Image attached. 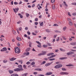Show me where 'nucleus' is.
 <instances>
[{"mask_svg":"<svg viewBox=\"0 0 76 76\" xmlns=\"http://www.w3.org/2000/svg\"><path fill=\"white\" fill-rule=\"evenodd\" d=\"M18 68L14 69V71L15 72H19L20 71H23V70L22 65H18Z\"/></svg>","mask_w":76,"mask_h":76,"instance_id":"1","label":"nucleus"},{"mask_svg":"<svg viewBox=\"0 0 76 76\" xmlns=\"http://www.w3.org/2000/svg\"><path fill=\"white\" fill-rule=\"evenodd\" d=\"M62 66H63L62 64H58L55 66L54 68H55V69H59V68H60V67H61Z\"/></svg>","mask_w":76,"mask_h":76,"instance_id":"2","label":"nucleus"},{"mask_svg":"<svg viewBox=\"0 0 76 76\" xmlns=\"http://www.w3.org/2000/svg\"><path fill=\"white\" fill-rule=\"evenodd\" d=\"M15 52L16 53H19L20 51V50H19V48L18 47H17L15 48Z\"/></svg>","mask_w":76,"mask_h":76,"instance_id":"3","label":"nucleus"},{"mask_svg":"<svg viewBox=\"0 0 76 76\" xmlns=\"http://www.w3.org/2000/svg\"><path fill=\"white\" fill-rule=\"evenodd\" d=\"M60 75H69V73L67 72H62L60 73Z\"/></svg>","mask_w":76,"mask_h":76,"instance_id":"4","label":"nucleus"},{"mask_svg":"<svg viewBox=\"0 0 76 76\" xmlns=\"http://www.w3.org/2000/svg\"><path fill=\"white\" fill-rule=\"evenodd\" d=\"M13 10L14 12L15 13H16L18 12V10H19V8H16L13 9Z\"/></svg>","mask_w":76,"mask_h":76,"instance_id":"5","label":"nucleus"},{"mask_svg":"<svg viewBox=\"0 0 76 76\" xmlns=\"http://www.w3.org/2000/svg\"><path fill=\"white\" fill-rule=\"evenodd\" d=\"M52 74H53V72H48L47 73L45 74V75H46L47 76H49L50 75H52Z\"/></svg>","mask_w":76,"mask_h":76,"instance_id":"6","label":"nucleus"},{"mask_svg":"<svg viewBox=\"0 0 76 76\" xmlns=\"http://www.w3.org/2000/svg\"><path fill=\"white\" fill-rule=\"evenodd\" d=\"M67 57H63L60 58H59L60 60H65V59H67Z\"/></svg>","mask_w":76,"mask_h":76,"instance_id":"7","label":"nucleus"},{"mask_svg":"<svg viewBox=\"0 0 76 76\" xmlns=\"http://www.w3.org/2000/svg\"><path fill=\"white\" fill-rule=\"evenodd\" d=\"M47 51H42V54L43 55H45V54L46 53H47Z\"/></svg>","mask_w":76,"mask_h":76,"instance_id":"8","label":"nucleus"},{"mask_svg":"<svg viewBox=\"0 0 76 76\" xmlns=\"http://www.w3.org/2000/svg\"><path fill=\"white\" fill-rule=\"evenodd\" d=\"M16 58H15L14 57L12 58H10V61H14V60H16Z\"/></svg>","mask_w":76,"mask_h":76,"instance_id":"9","label":"nucleus"},{"mask_svg":"<svg viewBox=\"0 0 76 76\" xmlns=\"http://www.w3.org/2000/svg\"><path fill=\"white\" fill-rule=\"evenodd\" d=\"M51 64V63H48L46 64L45 65V66L46 67H47V66H50Z\"/></svg>","mask_w":76,"mask_h":76,"instance_id":"10","label":"nucleus"},{"mask_svg":"<svg viewBox=\"0 0 76 76\" xmlns=\"http://www.w3.org/2000/svg\"><path fill=\"white\" fill-rule=\"evenodd\" d=\"M28 75V73H26L25 74H22L21 76H26Z\"/></svg>","mask_w":76,"mask_h":76,"instance_id":"11","label":"nucleus"},{"mask_svg":"<svg viewBox=\"0 0 76 76\" xmlns=\"http://www.w3.org/2000/svg\"><path fill=\"white\" fill-rule=\"evenodd\" d=\"M53 54H54V53H51L48 54L47 56H51V55H53Z\"/></svg>","mask_w":76,"mask_h":76,"instance_id":"12","label":"nucleus"},{"mask_svg":"<svg viewBox=\"0 0 76 76\" xmlns=\"http://www.w3.org/2000/svg\"><path fill=\"white\" fill-rule=\"evenodd\" d=\"M26 15L27 18H29V14L28 13H26Z\"/></svg>","mask_w":76,"mask_h":76,"instance_id":"13","label":"nucleus"},{"mask_svg":"<svg viewBox=\"0 0 76 76\" xmlns=\"http://www.w3.org/2000/svg\"><path fill=\"white\" fill-rule=\"evenodd\" d=\"M9 72L10 74H12V73H13V70H9Z\"/></svg>","mask_w":76,"mask_h":76,"instance_id":"14","label":"nucleus"},{"mask_svg":"<svg viewBox=\"0 0 76 76\" xmlns=\"http://www.w3.org/2000/svg\"><path fill=\"white\" fill-rule=\"evenodd\" d=\"M24 54L25 55H26V56H28V55H29V52H26Z\"/></svg>","mask_w":76,"mask_h":76,"instance_id":"15","label":"nucleus"},{"mask_svg":"<svg viewBox=\"0 0 76 76\" xmlns=\"http://www.w3.org/2000/svg\"><path fill=\"white\" fill-rule=\"evenodd\" d=\"M17 40H18V41H21V39L19 37H17Z\"/></svg>","mask_w":76,"mask_h":76,"instance_id":"16","label":"nucleus"},{"mask_svg":"<svg viewBox=\"0 0 76 76\" xmlns=\"http://www.w3.org/2000/svg\"><path fill=\"white\" fill-rule=\"evenodd\" d=\"M38 47H39V48H41L42 46H41V45L40 44H39V45H37Z\"/></svg>","mask_w":76,"mask_h":76,"instance_id":"17","label":"nucleus"},{"mask_svg":"<svg viewBox=\"0 0 76 76\" xmlns=\"http://www.w3.org/2000/svg\"><path fill=\"white\" fill-rule=\"evenodd\" d=\"M2 49L4 51H6L7 50V48H3Z\"/></svg>","mask_w":76,"mask_h":76,"instance_id":"18","label":"nucleus"},{"mask_svg":"<svg viewBox=\"0 0 76 76\" xmlns=\"http://www.w3.org/2000/svg\"><path fill=\"white\" fill-rule=\"evenodd\" d=\"M18 15L19 16H20V18H23V16H22V15L20 14V13H19Z\"/></svg>","mask_w":76,"mask_h":76,"instance_id":"19","label":"nucleus"},{"mask_svg":"<svg viewBox=\"0 0 76 76\" xmlns=\"http://www.w3.org/2000/svg\"><path fill=\"white\" fill-rule=\"evenodd\" d=\"M67 54L68 56H69L70 55L72 54L71 52H69V53H67Z\"/></svg>","mask_w":76,"mask_h":76,"instance_id":"20","label":"nucleus"},{"mask_svg":"<svg viewBox=\"0 0 76 76\" xmlns=\"http://www.w3.org/2000/svg\"><path fill=\"white\" fill-rule=\"evenodd\" d=\"M43 24L44 23L43 22H42L40 24V26H43Z\"/></svg>","mask_w":76,"mask_h":76,"instance_id":"21","label":"nucleus"},{"mask_svg":"<svg viewBox=\"0 0 76 76\" xmlns=\"http://www.w3.org/2000/svg\"><path fill=\"white\" fill-rule=\"evenodd\" d=\"M52 9L54 10L55 9V5H53L52 6Z\"/></svg>","mask_w":76,"mask_h":76,"instance_id":"22","label":"nucleus"},{"mask_svg":"<svg viewBox=\"0 0 76 76\" xmlns=\"http://www.w3.org/2000/svg\"><path fill=\"white\" fill-rule=\"evenodd\" d=\"M55 32H57L58 33H61V31L58 30H55Z\"/></svg>","mask_w":76,"mask_h":76,"instance_id":"23","label":"nucleus"},{"mask_svg":"<svg viewBox=\"0 0 76 76\" xmlns=\"http://www.w3.org/2000/svg\"><path fill=\"white\" fill-rule=\"evenodd\" d=\"M43 47H44V48H45H45L47 47H48V46H47V45H42Z\"/></svg>","mask_w":76,"mask_h":76,"instance_id":"24","label":"nucleus"},{"mask_svg":"<svg viewBox=\"0 0 76 76\" xmlns=\"http://www.w3.org/2000/svg\"><path fill=\"white\" fill-rule=\"evenodd\" d=\"M64 3V5L65 6H66V7H67V6H68L67 5V4H66V2L65 1H64L63 2Z\"/></svg>","mask_w":76,"mask_h":76,"instance_id":"25","label":"nucleus"},{"mask_svg":"<svg viewBox=\"0 0 76 76\" xmlns=\"http://www.w3.org/2000/svg\"><path fill=\"white\" fill-rule=\"evenodd\" d=\"M30 50V48H28L26 50V51L27 52H28V51H29Z\"/></svg>","mask_w":76,"mask_h":76,"instance_id":"26","label":"nucleus"},{"mask_svg":"<svg viewBox=\"0 0 76 76\" xmlns=\"http://www.w3.org/2000/svg\"><path fill=\"white\" fill-rule=\"evenodd\" d=\"M43 70V69L38 68V71H42Z\"/></svg>","mask_w":76,"mask_h":76,"instance_id":"27","label":"nucleus"},{"mask_svg":"<svg viewBox=\"0 0 76 76\" xmlns=\"http://www.w3.org/2000/svg\"><path fill=\"white\" fill-rule=\"evenodd\" d=\"M46 31L47 32H50V30L48 29H47L46 30Z\"/></svg>","mask_w":76,"mask_h":76,"instance_id":"28","label":"nucleus"},{"mask_svg":"<svg viewBox=\"0 0 76 76\" xmlns=\"http://www.w3.org/2000/svg\"><path fill=\"white\" fill-rule=\"evenodd\" d=\"M69 25H71V26H72V25H73V23H72V22H71V21L69 22Z\"/></svg>","mask_w":76,"mask_h":76,"instance_id":"29","label":"nucleus"},{"mask_svg":"<svg viewBox=\"0 0 76 76\" xmlns=\"http://www.w3.org/2000/svg\"><path fill=\"white\" fill-rule=\"evenodd\" d=\"M73 66V65H72V64H70L68 65H66V66Z\"/></svg>","mask_w":76,"mask_h":76,"instance_id":"30","label":"nucleus"},{"mask_svg":"<svg viewBox=\"0 0 76 76\" xmlns=\"http://www.w3.org/2000/svg\"><path fill=\"white\" fill-rule=\"evenodd\" d=\"M62 70H63V71H66V70H67L66 69L64 68H62Z\"/></svg>","mask_w":76,"mask_h":76,"instance_id":"31","label":"nucleus"},{"mask_svg":"<svg viewBox=\"0 0 76 76\" xmlns=\"http://www.w3.org/2000/svg\"><path fill=\"white\" fill-rule=\"evenodd\" d=\"M56 55H53L51 56V58H53V57H56Z\"/></svg>","mask_w":76,"mask_h":76,"instance_id":"32","label":"nucleus"},{"mask_svg":"<svg viewBox=\"0 0 76 76\" xmlns=\"http://www.w3.org/2000/svg\"><path fill=\"white\" fill-rule=\"evenodd\" d=\"M66 28H67V27H66V26L64 27L63 28V31H65V30H66Z\"/></svg>","mask_w":76,"mask_h":76,"instance_id":"33","label":"nucleus"},{"mask_svg":"<svg viewBox=\"0 0 76 76\" xmlns=\"http://www.w3.org/2000/svg\"><path fill=\"white\" fill-rule=\"evenodd\" d=\"M12 32L14 35H16V32H15V30H13Z\"/></svg>","mask_w":76,"mask_h":76,"instance_id":"34","label":"nucleus"},{"mask_svg":"<svg viewBox=\"0 0 76 76\" xmlns=\"http://www.w3.org/2000/svg\"><path fill=\"white\" fill-rule=\"evenodd\" d=\"M19 31H22V28L21 27H20L19 28Z\"/></svg>","mask_w":76,"mask_h":76,"instance_id":"35","label":"nucleus"},{"mask_svg":"<svg viewBox=\"0 0 76 76\" xmlns=\"http://www.w3.org/2000/svg\"><path fill=\"white\" fill-rule=\"evenodd\" d=\"M56 60V59L54 58H53L50 59L49 60L50 61H53V60Z\"/></svg>","mask_w":76,"mask_h":76,"instance_id":"36","label":"nucleus"},{"mask_svg":"<svg viewBox=\"0 0 76 76\" xmlns=\"http://www.w3.org/2000/svg\"><path fill=\"white\" fill-rule=\"evenodd\" d=\"M3 63H7V61L6 60H4L3 61Z\"/></svg>","mask_w":76,"mask_h":76,"instance_id":"37","label":"nucleus"},{"mask_svg":"<svg viewBox=\"0 0 76 76\" xmlns=\"http://www.w3.org/2000/svg\"><path fill=\"white\" fill-rule=\"evenodd\" d=\"M35 62H32V63L31 64V65H34L35 64Z\"/></svg>","mask_w":76,"mask_h":76,"instance_id":"38","label":"nucleus"},{"mask_svg":"<svg viewBox=\"0 0 76 76\" xmlns=\"http://www.w3.org/2000/svg\"><path fill=\"white\" fill-rule=\"evenodd\" d=\"M42 55H43L42 53H40L39 54H38V56H40Z\"/></svg>","mask_w":76,"mask_h":76,"instance_id":"39","label":"nucleus"},{"mask_svg":"<svg viewBox=\"0 0 76 76\" xmlns=\"http://www.w3.org/2000/svg\"><path fill=\"white\" fill-rule=\"evenodd\" d=\"M72 15L73 16H76V13L75 12V13H73L72 14Z\"/></svg>","mask_w":76,"mask_h":76,"instance_id":"40","label":"nucleus"},{"mask_svg":"<svg viewBox=\"0 0 76 76\" xmlns=\"http://www.w3.org/2000/svg\"><path fill=\"white\" fill-rule=\"evenodd\" d=\"M20 23H21V21L19 20L17 22V24H19Z\"/></svg>","mask_w":76,"mask_h":76,"instance_id":"41","label":"nucleus"},{"mask_svg":"<svg viewBox=\"0 0 76 76\" xmlns=\"http://www.w3.org/2000/svg\"><path fill=\"white\" fill-rule=\"evenodd\" d=\"M23 68L24 69H26V66L25 65H23Z\"/></svg>","mask_w":76,"mask_h":76,"instance_id":"42","label":"nucleus"},{"mask_svg":"<svg viewBox=\"0 0 76 76\" xmlns=\"http://www.w3.org/2000/svg\"><path fill=\"white\" fill-rule=\"evenodd\" d=\"M62 38H63L64 40H66V38H65V37H64L63 36L62 37Z\"/></svg>","mask_w":76,"mask_h":76,"instance_id":"43","label":"nucleus"},{"mask_svg":"<svg viewBox=\"0 0 76 76\" xmlns=\"http://www.w3.org/2000/svg\"><path fill=\"white\" fill-rule=\"evenodd\" d=\"M27 33L28 35H29L31 34V33L29 31H27Z\"/></svg>","mask_w":76,"mask_h":76,"instance_id":"44","label":"nucleus"},{"mask_svg":"<svg viewBox=\"0 0 76 76\" xmlns=\"http://www.w3.org/2000/svg\"><path fill=\"white\" fill-rule=\"evenodd\" d=\"M53 26H58V24H54Z\"/></svg>","mask_w":76,"mask_h":76,"instance_id":"45","label":"nucleus"},{"mask_svg":"<svg viewBox=\"0 0 76 76\" xmlns=\"http://www.w3.org/2000/svg\"><path fill=\"white\" fill-rule=\"evenodd\" d=\"M36 42H37V44H38V45L40 44H41V43H40V42H39V41H36Z\"/></svg>","mask_w":76,"mask_h":76,"instance_id":"46","label":"nucleus"},{"mask_svg":"<svg viewBox=\"0 0 76 76\" xmlns=\"http://www.w3.org/2000/svg\"><path fill=\"white\" fill-rule=\"evenodd\" d=\"M33 74H34V75H37V74H38V72H35L33 73Z\"/></svg>","mask_w":76,"mask_h":76,"instance_id":"47","label":"nucleus"},{"mask_svg":"<svg viewBox=\"0 0 76 76\" xmlns=\"http://www.w3.org/2000/svg\"><path fill=\"white\" fill-rule=\"evenodd\" d=\"M19 63H21V64H22V60H20L19 61Z\"/></svg>","mask_w":76,"mask_h":76,"instance_id":"48","label":"nucleus"},{"mask_svg":"<svg viewBox=\"0 0 76 76\" xmlns=\"http://www.w3.org/2000/svg\"><path fill=\"white\" fill-rule=\"evenodd\" d=\"M51 3H54L55 2V0H51Z\"/></svg>","mask_w":76,"mask_h":76,"instance_id":"49","label":"nucleus"},{"mask_svg":"<svg viewBox=\"0 0 76 76\" xmlns=\"http://www.w3.org/2000/svg\"><path fill=\"white\" fill-rule=\"evenodd\" d=\"M30 63L29 61H28L26 62V64H30Z\"/></svg>","mask_w":76,"mask_h":76,"instance_id":"50","label":"nucleus"},{"mask_svg":"<svg viewBox=\"0 0 76 76\" xmlns=\"http://www.w3.org/2000/svg\"><path fill=\"white\" fill-rule=\"evenodd\" d=\"M70 45H74V42H72L70 43Z\"/></svg>","mask_w":76,"mask_h":76,"instance_id":"51","label":"nucleus"},{"mask_svg":"<svg viewBox=\"0 0 76 76\" xmlns=\"http://www.w3.org/2000/svg\"><path fill=\"white\" fill-rule=\"evenodd\" d=\"M57 35H54L53 36L54 38H56V37H57Z\"/></svg>","mask_w":76,"mask_h":76,"instance_id":"52","label":"nucleus"},{"mask_svg":"<svg viewBox=\"0 0 76 76\" xmlns=\"http://www.w3.org/2000/svg\"><path fill=\"white\" fill-rule=\"evenodd\" d=\"M68 15L69 16H71V15H70V13L69 12H68Z\"/></svg>","mask_w":76,"mask_h":76,"instance_id":"53","label":"nucleus"},{"mask_svg":"<svg viewBox=\"0 0 76 76\" xmlns=\"http://www.w3.org/2000/svg\"><path fill=\"white\" fill-rule=\"evenodd\" d=\"M67 20L69 22H71V20H70V19L69 18H67Z\"/></svg>","mask_w":76,"mask_h":76,"instance_id":"54","label":"nucleus"},{"mask_svg":"<svg viewBox=\"0 0 76 76\" xmlns=\"http://www.w3.org/2000/svg\"><path fill=\"white\" fill-rule=\"evenodd\" d=\"M28 27H26L25 28V30H28Z\"/></svg>","mask_w":76,"mask_h":76,"instance_id":"55","label":"nucleus"},{"mask_svg":"<svg viewBox=\"0 0 76 76\" xmlns=\"http://www.w3.org/2000/svg\"><path fill=\"white\" fill-rule=\"evenodd\" d=\"M55 41H56V39H53L52 41L53 42H54Z\"/></svg>","mask_w":76,"mask_h":76,"instance_id":"56","label":"nucleus"},{"mask_svg":"<svg viewBox=\"0 0 76 76\" xmlns=\"http://www.w3.org/2000/svg\"><path fill=\"white\" fill-rule=\"evenodd\" d=\"M34 23L36 25H38V22H35Z\"/></svg>","mask_w":76,"mask_h":76,"instance_id":"57","label":"nucleus"},{"mask_svg":"<svg viewBox=\"0 0 76 76\" xmlns=\"http://www.w3.org/2000/svg\"><path fill=\"white\" fill-rule=\"evenodd\" d=\"M35 20L36 22L38 21V18H36L35 19Z\"/></svg>","mask_w":76,"mask_h":76,"instance_id":"58","label":"nucleus"},{"mask_svg":"<svg viewBox=\"0 0 76 76\" xmlns=\"http://www.w3.org/2000/svg\"><path fill=\"white\" fill-rule=\"evenodd\" d=\"M46 63V61H44L42 62V64H45Z\"/></svg>","mask_w":76,"mask_h":76,"instance_id":"59","label":"nucleus"},{"mask_svg":"<svg viewBox=\"0 0 76 76\" xmlns=\"http://www.w3.org/2000/svg\"><path fill=\"white\" fill-rule=\"evenodd\" d=\"M39 76H44V75H42V74H40L39 75Z\"/></svg>","mask_w":76,"mask_h":76,"instance_id":"60","label":"nucleus"},{"mask_svg":"<svg viewBox=\"0 0 76 76\" xmlns=\"http://www.w3.org/2000/svg\"><path fill=\"white\" fill-rule=\"evenodd\" d=\"M44 60H46V61H47V60H48V58H45L44 59Z\"/></svg>","mask_w":76,"mask_h":76,"instance_id":"61","label":"nucleus"},{"mask_svg":"<svg viewBox=\"0 0 76 76\" xmlns=\"http://www.w3.org/2000/svg\"><path fill=\"white\" fill-rule=\"evenodd\" d=\"M71 4H72V5H74V6H75V3H72Z\"/></svg>","mask_w":76,"mask_h":76,"instance_id":"62","label":"nucleus"},{"mask_svg":"<svg viewBox=\"0 0 76 76\" xmlns=\"http://www.w3.org/2000/svg\"><path fill=\"white\" fill-rule=\"evenodd\" d=\"M48 45H49V46H51V44H50V43H48Z\"/></svg>","mask_w":76,"mask_h":76,"instance_id":"63","label":"nucleus"},{"mask_svg":"<svg viewBox=\"0 0 76 76\" xmlns=\"http://www.w3.org/2000/svg\"><path fill=\"white\" fill-rule=\"evenodd\" d=\"M11 76H15V74H12L11 75Z\"/></svg>","mask_w":76,"mask_h":76,"instance_id":"64","label":"nucleus"}]
</instances>
